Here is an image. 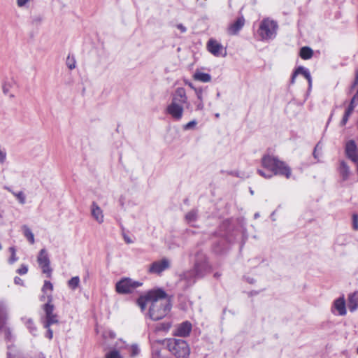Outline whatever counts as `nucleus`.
<instances>
[{
    "label": "nucleus",
    "instance_id": "obj_1",
    "mask_svg": "<svg viewBox=\"0 0 358 358\" xmlns=\"http://www.w3.org/2000/svg\"><path fill=\"white\" fill-rule=\"evenodd\" d=\"M148 299H152L149 308V316L152 320L164 318L170 311V299L163 289H157L148 292Z\"/></svg>",
    "mask_w": 358,
    "mask_h": 358
},
{
    "label": "nucleus",
    "instance_id": "obj_2",
    "mask_svg": "<svg viewBox=\"0 0 358 358\" xmlns=\"http://www.w3.org/2000/svg\"><path fill=\"white\" fill-rule=\"evenodd\" d=\"M262 165L264 168L270 171V173H266L262 169H258V173L266 178L269 179L273 176H282L286 178H289L292 174L290 167L284 162L280 161L278 158L269 155H264L262 159Z\"/></svg>",
    "mask_w": 358,
    "mask_h": 358
},
{
    "label": "nucleus",
    "instance_id": "obj_3",
    "mask_svg": "<svg viewBox=\"0 0 358 358\" xmlns=\"http://www.w3.org/2000/svg\"><path fill=\"white\" fill-rule=\"evenodd\" d=\"M168 348L177 358H187L190 353L189 345L187 342L182 339H169Z\"/></svg>",
    "mask_w": 358,
    "mask_h": 358
},
{
    "label": "nucleus",
    "instance_id": "obj_4",
    "mask_svg": "<svg viewBox=\"0 0 358 358\" xmlns=\"http://www.w3.org/2000/svg\"><path fill=\"white\" fill-rule=\"evenodd\" d=\"M277 29L276 22L269 18H265L260 22L258 34L262 40L273 39L276 36Z\"/></svg>",
    "mask_w": 358,
    "mask_h": 358
},
{
    "label": "nucleus",
    "instance_id": "obj_5",
    "mask_svg": "<svg viewBox=\"0 0 358 358\" xmlns=\"http://www.w3.org/2000/svg\"><path fill=\"white\" fill-rule=\"evenodd\" d=\"M142 285V282L135 281L129 278H124L118 281L115 285L116 292L119 294H129L137 287Z\"/></svg>",
    "mask_w": 358,
    "mask_h": 358
},
{
    "label": "nucleus",
    "instance_id": "obj_6",
    "mask_svg": "<svg viewBox=\"0 0 358 358\" xmlns=\"http://www.w3.org/2000/svg\"><path fill=\"white\" fill-rule=\"evenodd\" d=\"M37 262L42 269L43 273L47 277L50 278L52 269L50 268V261L47 250L45 248L41 249L37 257Z\"/></svg>",
    "mask_w": 358,
    "mask_h": 358
},
{
    "label": "nucleus",
    "instance_id": "obj_7",
    "mask_svg": "<svg viewBox=\"0 0 358 358\" xmlns=\"http://www.w3.org/2000/svg\"><path fill=\"white\" fill-rule=\"evenodd\" d=\"M170 266V261L167 258H163L161 260L152 262L149 267L148 272L160 275L163 271L169 269Z\"/></svg>",
    "mask_w": 358,
    "mask_h": 358
},
{
    "label": "nucleus",
    "instance_id": "obj_8",
    "mask_svg": "<svg viewBox=\"0 0 358 358\" xmlns=\"http://www.w3.org/2000/svg\"><path fill=\"white\" fill-rule=\"evenodd\" d=\"M207 50L215 57H224L226 55V50L223 45L217 40L210 38L206 44Z\"/></svg>",
    "mask_w": 358,
    "mask_h": 358
},
{
    "label": "nucleus",
    "instance_id": "obj_9",
    "mask_svg": "<svg viewBox=\"0 0 358 358\" xmlns=\"http://www.w3.org/2000/svg\"><path fill=\"white\" fill-rule=\"evenodd\" d=\"M346 157L355 164L358 163V148L354 140L346 142L345 147Z\"/></svg>",
    "mask_w": 358,
    "mask_h": 358
},
{
    "label": "nucleus",
    "instance_id": "obj_10",
    "mask_svg": "<svg viewBox=\"0 0 358 358\" xmlns=\"http://www.w3.org/2000/svg\"><path fill=\"white\" fill-rule=\"evenodd\" d=\"M166 111L173 120L178 121L182 117L184 106L171 102L167 106Z\"/></svg>",
    "mask_w": 358,
    "mask_h": 358
},
{
    "label": "nucleus",
    "instance_id": "obj_11",
    "mask_svg": "<svg viewBox=\"0 0 358 358\" xmlns=\"http://www.w3.org/2000/svg\"><path fill=\"white\" fill-rule=\"evenodd\" d=\"M171 102L180 104L187 103V96L186 91L183 87H178L172 95Z\"/></svg>",
    "mask_w": 358,
    "mask_h": 358
},
{
    "label": "nucleus",
    "instance_id": "obj_12",
    "mask_svg": "<svg viewBox=\"0 0 358 358\" xmlns=\"http://www.w3.org/2000/svg\"><path fill=\"white\" fill-rule=\"evenodd\" d=\"M192 330V324L190 322L185 321L176 327L173 335L176 336L185 337L189 336Z\"/></svg>",
    "mask_w": 358,
    "mask_h": 358
},
{
    "label": "nucleus",
    "instance_id": "obj_13",
    "mask_svg": "<svg viewBox=\"0 0 358 358\" xmlns=\"http://www.w3.org/2000/svg\"><path fill=\"white\" fill-rule=\"evenodd\" d=\"M91 215L92 217L99 224H101L103 222V213L101 208L99 206V205L93 201L92 203L91 207Z\"/></svg>",
    "mask_w": 358,
    "mask_h": 358
},
{
    "label": "nucleus",
    "instance_id": "obj_14",
    "mask_svg": "<svg viewBox=\"0 0 358 358\" xmlns=\"http://www.w3.org/2000/svg\"><path fill=\"white\" fill-rule=\"evenodd\" d=\"M245 24V19L243 16H240L237 20L232 23L229 27V32L230 34L235 35L242 29Z\"/></svg>",
    "mask_w": 358,
    "mask_h": 358
},
{
    "label": "nucleus",
    "instance_id": "obj_15",
    "mask_svg": "<svg viewBox=\"0 0 358 358\" xmlns=\"http://www.w3.org/2000/svg\"><path fill=\"white\" fill-rule=\"evenodd\" d=\"M297 74L303 75L307 79V80L308 82V84H309V87H311L312 79H311V76H310V72L308 71V70L307 69H305L303 66H299V68H297L296 70L295 71L294 73L293 74L292 78V83H294V80H295V78H296Z\"/></svg>",
    "mask_w": 358,
    "mask_h": 358
},
{
    "label": "nucleus",
    "instance_id": "obj_16",
    "mask_svg": "<svg viewBox=\"0 0 358 358\" xmlns=\"http://www.w3.org/2000/svg\"><path fill=\"white\" fill-rule=\"evenodd\" d=\"M192 262H194V272L196 275H199L201 271V259L200 257V251L197 250L194 255H192Z\"/></svg>",
    "mask_w": 358,
    "mask_h": 358
},
{
    "label": "nucleus",
    "instance_id": "obj_17",
    "mask_svg": "<svg viewBox=\"0 0 358 358\" xmlns=\"http://www.w3.org/2000/svg\"><path fill=\"white\" fill-rule=\"evenodd\" d=\"M334 308L338 311L339 315H346L345 301L343 297H340L335 300Z\"/></svg>",
    "mask_w": 358,
    "mask_h": 358
},
{
    "label": "nucleus",
    "instance_id": "obj_18",
    "mask_svg": "<svg viewBox=\"0 0 358 358\" xmlns=\"http://www.w3.org/2000/svg\"><path fill=\"white\" fill-rule=\"evenodd\" d=\"M358 308V292L350 294L348 296V308L351 312L355 311Z\"/></svg>",
    "mask_w": 358,
    "mask_h": 358
},
{
    "label": "nucleus",
    "instance_id": "obj_19",
    "mask_svg": "<svg viewBox=\"0 0 358 358\" xmlns=\"http://www.w3.org/2000/svg\"><path fill=\"white\" fill-rule=\"evenodd\" d=\"M339 173L343 180L349 178L350 175V167L344 161L341 162L339 166Z\"/></svg>",
    "mask_w": 358,
    "mask_h": 358
},
{
    "label": "nucleus",
    "instance_id": "obj_20",
    "mask_svg": "<svg viewBox=\"0 0 358 358\" xmlns=\"http://www.w3.org/2000/svg\"><path fill=\"white\" fill-rule=\"evenodd\" d=\"M52 296L51 294L47 295V303L43 306V310L45 313V317L54 315V306L52 304Z\"/></svg>",
    "mask_w": 358,
    "mask_h": 358
},
{
    "label": "nucleus",
    "instance_id": "obj_21",
    "mask_svg": "<svg viewBox=\"0 0 358 358\" xmlns=\"http://www.w3.org/2000/svg\"><path fill=\"white\" fill-rule=\"evenodd\" d=\"M52 289H53L52 284L50 281L45 280L44 285L42 287V292H43L44 294L46 295V296L45 295H43L41 298V300L45 301V298L47 299L48 294H52Z\"/></svg>",
    "mask_w": 358,
    "mask_h": 358
},
{
    "label": "nucleus",
    "instance_id": "obj_22",
    "mask_svg": "<svg viewBox=\"0 0 358 358\" xmlns=\"http://www.w3.org/2000/svg\"><path fill=\"white\" fill-rule=\"evenodd\" d=\"M313 51L309 47H303L300 50V57L303 59H309L313 57Z\"/></svg>",
    "mask_w": 358,
    "mask_h": 358
},
{
    "label": "nucleus",
    "instance_id": "obj_23",
    "mask_svg": "<svg viewBox=\"0 0 358 358\" xmlns=\"http://www.w3.org/2000/svg\"><path fill=\"white\" fill-rule=\"evenodd\" d=\"M152 302V299H148V293L145 296H141L137 300V304L138 305V306L141 308V309L142 310H145V308L148 303H150V304H151Z\"/></svg>",
    "mask_w": 358,
    "mask_h": 358
},
{
    "label": "nucleus",
    "instance_id": "obj_24",
    "mask_svg": "<svg viewBox=\"0 0 358 358\" xmlns=\"http://www.w3.org/2000/svg\"><path fill=\"white\" fill-rule=\"evenodd\" d=\"M198 210H191L185 216L187 222L192 227H195L194 222L198 217Z\"/></svg>",
    "mask_w": 358,
    "mask_h": 358
},
{
    "label": "nucleus",
    "instance_id": "obj_25",
    "mask_svg": "<svg viewBox=\"0 0 358 358\" xmlns=\"http://www.w3.org/2000/svg\"><path fill=\"white\" fill-rule=\"evenodd\" d=\"M22 229L23 230L24 236L27 238L28 241L31 244H34V234L32 233V231H31V229L27 225H23L22 227Z\"/></svg>",
    "mask_w": 358,
    "mask_h": 358
},
{
    "label": "nucleus",
    "instance_id": "obj_26",
    "mask_svg": "<svg viewBox=\"0 0 358 358\" xmlns=\"http://www.w3.org/2000/svg\"><path fill=\"white\" fill-rule=\"evenodd\" d=\"M67 284L71 289L75 290L80 285V278L78 276L73 277L68 281Z\"/></svg>",
    "mask_w": 358,
    "mask_h": 358
},
{
    "label": "nucleus",
    "instance_id": "obj_27",
    "mask_svg": "<svg viewBox=\"0 0 358 358\" xmlns=\"http://www.w3.org/2000/svg\"><path fill=\"white\" fill-rule=\"evenodd\" d=\"M46 320L44 323L45 328H49L50 325L53 324H56L58 322L57 315L54 314L51 315L50 317H45Z\"/></svg>",
    "mask_w": 358,
    "mask_h": 358
},
{
    "label": "nucleus",
    "instance_id": "obj_28",
    "mask_svg": "<svg viewBox=\"0 0 358 358\" xmlns=\"http://www.w3.org/2000/svg\"><path fill=\"white\" fill-rule=\"evenodd\" d=\"M27 329L29 330V332L33 335L36 336L37 332V329L35 327L33 320L30 318L27 319L24 322Z\"/></svg>",
    "mask_w": 358,
    "mask_h": 358
},
{
    "label": "nucleus",
    "instance_id": "obj_29",
    "mask_svg": "<svg viewBox=\"0 0 358 358\" xmlns=\"http://www.w3.org/2000/svg\"><path fill=\"white\" fill-rule=\"evenodd\" d=\"M43 20V16L41 15H34L31 17V23L33 26L38 27L41 24Z\"/></svg>",
    "mask_w": 358,
    "mask_h": 358
},
{
    "label": "nucleus",
    "instance_id": "obj_30",
    "mask_svg": "<svg viewBox=\"0 0 358 358\" xmlns=\"http://www.w3.org/2000/svg\"><path fill=\"white\" fill-rule=\"evenodd\" d=\"M185 85H188L190 88L194 90L199 99L201 98V90L200 87L195 86L193 83L188 80H185Z\"/></svg>",
    "mask_w": 358,
    "mask_h": 358
},
{
    "label": "nucleus",
    "instance_id": "obj_31",
    "mask_svg": "<svg viewBox=\"0 0 358 358\" xmlns=\"http://www.w3.org/2000/svg\"><path fill=\"white\" fill-rule=\"evenodd\" d=\"M66 64L69 69H74L76 64L75 57L73 56L69 55L66 58Z\"/></svg>",
    "mask_w": 358,
    "mask_h": 358
},
{
    "label": "nucleus",
    "instance_id": "obj_32",
    "mask_svg": "<svg viewBox=\"0 0 358 358\" xmlns=\"http://www.w3.org/2000/svg\"><path fill=\"white\" fill-rule=\"evenodd\" d=\"M12 193L16 197V199L19 201V202L21 204H24L25 203V202H26V197H25L24 194L22 192L20 191V192H17V193L13 192Z\"/></svg>",
    "mask_w": 358,
    "mask_h": 358
},
{
    "label": "nucleus",
    "instance_id": "obj_33",
    "mask_svg": "<svg viewBox=\"0 0 358 358\" xmlns=\"http://www.w3.org/2000/svg\"><path fill=\"white\" fill-rule=\"evenodd\" d=\"M106 358H122L117 350H112L106 355Z\"/></svg>",
    "mask_w": 358,
    "mask_h": 358
},
{
    "label": "nucleus",
    "instance_id": "obj_34",
    "mask_svg": "<svg viewBox=\"0 0 358 358\" xmlns=\"http://www.w3.org/2000/svg\"><path fill=\"white\" fill-rule=\"evenodd\" d=\"M140 352V349L138 346L136 344H134L130 348V356L134 357L138 355Z\"/></svg>",
    "mask_w": 358,
    "mask_h": 358
},
{
    "label": "nucleus",
    "instance_id": "obj_35",
    "mask_svg": "<svg viewBox=\"0 0 358 358\" xmlns=\"http://www.w3.org/2000/svg\"><path fill=\"white\" fill-rule=\"evenodd\" d=\"M197 124V122L196 120H192L188 122L187 124L183 126L184 130H190L194 128V127Z\"/></svg>",
    "mask_w": 358,
    "mask_h": 358
},
{
    "label": "nucleus",
    "instance_id": "obj_36",
    "mask_svg": "<svg viewBox=\"0 0 358 358\" xmlns=\"http://www.w3.org/2000/svg\"><path fill=\"white\" fill-rule=\"evenodd\" d=\"M171 327V324L169 322L161 323L157 329L159 331H167Z\"/></svg>",
    "mask_w": 358,
    "mask_h": 358
},
{
    "label": "nucleus",
    "instance_id": "obj_37",
    "mask_svg": "<svg viewBox=\"0 0 358 358\" xmlns=\"http://www.w3.org/2000/svg\"><path fill=\"white\" fill-rule=\"evenodd\" d=\"M10 251L11 252V257L9 259V262H10V264H13L17 259L15 256V250L14 248L11 247V248H10Z\"/></svg>",
    "mask_w": 358,
    "mask_h": 358
},
{
    "label": "nucleus",
    "instance_id": "obj_38",
    "mask_svg": "<svg viewBox=\"0 0 358 358\" xmlns=\"http://www.w3.org/2000/svg\"><path fill=\"white\" fill-rule=\"evenodd\" d=\"M28 271V267L27 265L22 264L20 268L17 270V273L20 275L26 274Z\"/></svg>",
    "mask_w": 358,
    "mask_h": 358
},
{
    "label": "nucleus",
    "instance_id": "obj_39",
    "mask_svg": "<svg viewBox=\"0 0 358 358\" xmlns=\"http://www.w3.org/2000/svg\"><path fill=\"white\" fill-rule=\"evenodd\" d=\"M350 115H351V114H350V113H348L345 111L344 115H343V118H342V120L341 121V123H340L341 126L345 125V124L348 122V119H349Z\"/></svg>",
    "mask_w": 358,
    "mask_h": 358
},
{
    "label": "nucleus",
    "instance_id": "obj_40",
    "mask_svg": "<svg viewBox=\"0 0 358 358\" xmlns=\"http://www.w3.org/2000/svg\"><path fill=\"white\" fill-rule=\"evenodd\" d=\"M352 227L355 230H358V215L356 214L352 216Z\"/></svg>",
    "mask_w": 358,
    "mask_h": 358
},
{
    "label": "nucleus",
    "instance_id": "obj_41",
    "mask_svg": "<svg viewBox=\"0 0 358 358\" xmlns=\"http://www.w3.org/2000/svg\"><path fill=\"white\" fill-rule=\"evenodd\" d=\"M357 103H358V90H357L356 94L354 95V96L351 99L350 105L353 106L354 107H356Z\"/></svg>",
    "mask_w": 358,
    "mask_h": 358
},
{
    "label": "nucleus",
    "instance_id": "obj_42",
    "mask_svg": "<svg viewBox=\"0 0 358 358\" xmlns=\"http://www.w3.org/2000/svg\"><path fill=\"white\" fill-rule=\"evenodd\" d=\"M193 77L195 80L201 81V71L197 70Z\"/></svg>",
    "mask_w": 358,
    "mask_h": 358
},
{
    "label": "nucleus",
    "instance_id": "obj_43",
    "mask_svg": "<svg viewBox=\"0 0 358 358\" xmlns=\"http://www.w3.org/2000/svg\"><path fill=\"white\" fill-rule=\"evenodd\" d=\"M29 0H17V5L19 7H23L24 6Z\"/></svg>",
    "mask_w": 358,
    "mask_h": 358
},
{
    "label": "nucleus",
    "instance_id": "obj_44",
    "mask_svg": "<svg viewBox=\"0 0 358 358\" xmlns=\"http://www.w3.org/2000/svg\"><path fill=\"white\" fill-rule=\"evenodd\" d=\"M211 80V77L208 73H203V83L209 82Z\"/></svg>",
    "mask_w": 358,
    "mask_h": 358
},
{
    "label": "nucleus",
    "instance_id": "obj_45",
    "mask_svg": "<svg viewBox=\"0 0 358 358\" xmlns=\"http://www.w3.org/2000/svg\"><path fill=\"white\" fill-rule=\"evenodd\" d=\"M10 85L7 83H4L3 85V92L4 94H8L10 90Z\"/></svg>",
    "mask_w": 358,
    "mask_h": 358
},
{
    "label": "nucleus",
    "instance_id": "obj_46",
    "mask_svg": "<svg viewBox=\"0 0 358 358\" xmlns=\"http://www.w3.org/2000/svg\"><path fill=\"white\" fill-rule=\"evenodd\" d=\"M5 336H6V338L7 340H10V338H11V331L9 329H7L6 331H5Z\"/></svg>",
    "mask_w": 358,
    "mask_h": 358
},
{
    "label": "nucleus",
    "instance_id": "obj_47",
    "mask_svg": "<svg viewBox=\"0 0 358 358\" xmlns=\"http://www.w3.org/2000/svg\"><path fill=\"white\" fill-rule=\"evenodd\" d=\"M177 28L182 32L185 33L186 31V27L183 26L182 24H178L177 25Z\"/></svg>",
    "mask_w": 358,
    "mask_h": 358
},
{
    "label": "nucleus",
    "instance_id": "obj_48",
    "mask_svg": "<svg viewBox=\"0 0 358 358\" xmlns=\"http://www.w3.org/2000/svg\"><path fill=\"white\" fill-rule=\"evenodd\" d=\"M14 282L15 284L17 285H23V281L20 278V277H17L16 276L15 278H14Z\"/></svg>",
    "mask_w": 358,
    "mask_h": 358
},
{
    "label": "nucleus",
    "instance_id": "obj_49",
    "mask_svg": "<svg viewBox=\"0 0 358 358\" xmlns=\"http://www.w3.org/2000/svg\"><path fill=\"white\" fill-rule=\"evenodd\" d=\"M355 108L353 106H350L349 105L348 108L346 109L345 112L350 113L352 115V113H353L354 110H355Z\"/></svg>",
    "mask_w": 358,
    "mask_h": 358
},
{
    "label": "nucleus",
    "instance_id": "obj_50",
    "mask_svg": "<svg viewBox=\"0 0 358 358\" xmlns=\"http://www.w3.org/2000/svg\"><path fill=\"white\" fill-rule=\"evenodd\" d=\"M48 329V331H47V335L46 336L49 338V339H51L52 338V336H53V333H52V331L50 329V328H47Z\"/></svg>",
    "mask_w": 358,
    "mask_h": 358
},
{
    "label": "nucleus",
    "instance_id": "obj_51",
    "mask_svg": "<svg viewBox=\"0 0 358 358\" xmlns=\"http://www.w3.org/2000/svg\"><path fill=\"white\" fill-rule=\"evenodd\" d=\"M124 239L125 241V242L127 243H132V241L130 239V238L127 237V236H124Z\"/></svg>",
    "mask_w": 358,
    "mask_h": 358
},
{
    "label": "nucleus",
    "instance_id": "obj_52",
    "mask_svg": "<svg viewBox=\"0 0 358 358\" xmlns=\"http://www.w3.org/2000/svg\"><path fill=\"white\" fill-rule=\"evenodd\" d=\"M8 352L7 353L8 358H12L11 357V348L10 346H8Z\"/></svg>",
    "mask_w": 358,
    "mask_h": 358
},
{
    "label": "nucleus",
    "instance_id": "obj_53",
    "mask_svg": "<svg viewBox=\"0 0 358 358\" xmlns=\"http://www.w3.org/2000/svg\"><path fill=\"white\" fill-rule=\"evenodd\" d=\"M357 84H358V71L356 73V77H355L354 85H357Z\"/></svg>",
    "mask_w": 358,
    "mask_h": 358
},
{
    "label": "nucleus",
    "instance_id": "obj_54",
    "mask_svg": "<svg viewBox=\"0 0 358 358\" xmlns=\"http://www.w3.org/2000/svg\"><path fill=\"white\" fill-rule=\"evenodd\" d=\"M195 233H196V232H195L194 230H192V229H188V230H187V234H188L189 235H193V234H194Z\"/></svg>",
    "mask_w": 358,
    "mask_h": 358
},
{
    "label": "nucleus",
    "instance_id": "obj_55",
    "mask_svg": "<svg viewBox=\"0 0 358 358\" xmlns=\"http://www.w3.org/2000/svg\"><path fill=\"white\" fill-rule=\"evenodd\" d=\"M319 148V145H317L315 148V150H314V157L316 158V156H315V152H317V149Z\"/></svg>",
    "mask_w": 358,
    "mask_h": 358
},
{
    "label": "nucleus",
    "instance_id": "obj_56",
    "mask_svg": "<svg viewBox=\"0 0 358 358\" xmlns=\"http://www.w3.org/2000/svg\"><path fill=\"white\" fill-rule=\"evenodd\" d=\"M258 216H259V214H258V213H256V214L255 215V217H257Z\"/></svg>",
    "mask_w": 358,
    "mask_h": 358
},
{
    "label": "nucleus",
    "instance_id": "obj_57",
    "mask_svg": "<svg viewBox=\"0 0 358 358\" xmlns=\"http://www.w3.org/2000/svg\"><path fill=\"white\" fill-rule=\"evenodd\" d=\"M219 115H219V113H217V114L215 115V116H216L217 117H219Z\"/></svg>",
    "mask_w": 358,
    "mask_h": 358
},
{
    "label": "nucleus",
    "instance_id": "obj_58",
    "mask_svg": "<svg viewBox=\"0 0 358 358\" xmlns=\"http://www.w3.org/2000/svg\"><path fill=\"white\" fill-rule=\"evenodd\" d=\"M2 249L1 244L0 243V250Z\"/></svg>",
    "mask_w": 358,
    "mask_h": 358
},
{
    "label": "nucleus",
    "instance_id": "obj_59",
    "mask_svg": "<svg viewBox=\"0 0 358 358\" xmlns=\"http://www.w3.org/2000/svg\"><path fill=\"white\" fill-rule=\"evenodd\" d=\"M250 193H251L252 194H253V191H252V190H250Z\"/></svg>",
    "mask_w": 358,
    "mask_h": 358
},
{
    "label": "nucleus",
    "instance_id": "obj_60",
    "mask_svg": "<svg viewBox=\"0 0 358 358\" xmlns=\"http://www.w3.org/2000/svg\"><path fill=\"white\" fill-rule=\"evenodd\" d=\"M357 353H358V348H357Z\"/></svg>",
    "mask_w": 358,
    "mask_h": 358
}]
</instances>
